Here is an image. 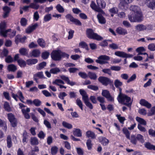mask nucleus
Returning <instances> with one entry per match:
<instances>
[{"label": "nucleus", "instance_id": "680f3d73", "mask_svg": "<svg viewBox=\"0 0 155 155\" xmlns=\"http://www.w3.org/2000/svg\"><path fill=\"white\" fill-rule=\"evenodd\" d=\"M49 55V53L47 51H45L42 53L41 56L43 59H45L48 58Z\"/></svg>", "mask_w": 155, "mask_h": 155}, {"label": "nucleus", "instance_id": "79ce46f5", "mask_svg": "<svg viewBox=\"0 0 155 155\" xmlns=\"http://www.w3.org/2000/svg\"><path fill=\"white\" fill-rule=\"evenodd\" d=\"M62 125L64 127L68 129H71L72 128V126L71 124L64 121L62 122Z\"/></svg>", "mask_w": 155, "mask_h": 155}, {"label": "nucleus", "instance_id": "864d4df0", "mask_svg": "<svg viewBox=\"0 0 155 155\" xmlns=\"http://www.w3.org/2000/svg\"><path fill=\"white\" fill-rule=\"evenodd\" d=\"M5 61L7 63H10L13 61V59L11 56L9 55L5 58Z\"/></svg>", "mask_w": 155, "mask_h": 155}, {"label": "nucleus", "instance_id": "0e129e2a", "mask_svg": "<svg viewBox=\"0 0 155 155\" xmlns=\"http://www.w3.org/2000/svg\"><path fill=\"white\" fill-rule=\"evenodd\" d=\"M20 23L22 26H25L27 25V20L25 18H22L21 20Z\"/></svg>", "mask_w": 155, "mask_h": 155}, {"label": "nucleus", "instance_id": "6ab92c4d", "mask_svg": "<svg viewBox=\"0 0 155 155\" xmlns=\"http://www.w3.org/2000/svg\"><path fill=\"white\" fill-rule=\"evenodd\" d=\"M97 17L99 22L100 24H104L106 23V20L105 18L101 13H99L97 15Z\"/></svg>", "mask_w": 155, "mask_h": 155}, {"label": "nucleus", "instance_id": "58836bf2", "mask_svg": "<svg viewBox=\"0 0 155 155\" xmlns=\"http://www.w3.org/2000/svg\"><path fill=\"white\" fill-rule=\"evenodd\" d=\"M39 45L42 48L45 46V43L44 40L42 38H39L37 41Z\"/></svg>", "mask_w": 155, "mask_h": 155}, {"label": "nucleus", "instance_id": "393cba45", "mask_svg": "<svg viewBox=\"0 0 155 155\" xmlns=\"http://www.w3.org/2000/svg\"><path fill=\"white\" fill-rule=\"evenodd\" d=\"M99 140L104 145H106L109 143V140L105 137H101L99 138Z\"/></svg>", "mask_w": 155, "mask_h": 155}, {"label": "nucleus", "instance_id": "f03ea898", "mask_svg": "<svg viewBox=\"0 0 155 155\" xmlns=\"http://www.w3.org/2000/svg\"><path fill=\"white\" fill-rule=\"evenodd\" d=\"M69 55L65 53L62 52L60 50H55L51 53L52 58L55 61H60L62 57L68 58Z\"/></svg>", "mask_w": 155, "mask_h": 155}, {"label": "nucleus", "instance_id": "ea45409f", "mask_svg": "<svg viewBox=\"0 0 155 155\" xmlns=\"http://www.w3.org/2000/svg\"><path fill=\"white\" fill-rule=\"evenodd\" d=\"M56 9L60 13H62L64 12V9L60 4H58L56 6Z\"/></svg>", "mask_w": 155, "mask_h": 155}, {"label": "nucleus", "instance_id": "6e6552de", "mask_svg": "<svg viewBox=\"0 0 155 155\" xmlns=\"http://www.w3.org/2000/svg\"><path fill=\"white\" fill-rule=\"evenodd\" d=\"M110 58L105 55H101L98 58V59L96 60V62L100 64H105L107 62L105 61L109 60Z\"/></svg>", "mask_w": 155, "mask_h": 155}, {"label": "nucleus", "instance_id": "a211bd4d", "mask_svg": "<svg viewBox=\"0 0 155 155\" xmlns=\"http://www.w3.org/2000/svg\"><path fill=\"white\" fill-rule=\"evenodd\" d=\"M38 25L37 23H35L31 26L28 27L26 30V32L29 34L31 33L38 27Z\"/></svg>", "mask_w": 155, "mask_h": 155}, {"label": "nucleus", "instance_id": "09e8293b", "mask_svg": "<svg viewBox=\"0 0 155 155\" xmlns=\"http://www.w3.org/2000/svg\"><path fill=\"white\" fill-rule=\"evenodd\" d=\"M129 140H130L131 142L133 144L135 145L137 143V138L135 137L134 135H131Z\"/></svg>", "mask_w": 155, "mask_h": 155}, {"label": "nucleus", "instance_id": "0eeeda50", "mask_svg": "<svg viewBox=\"0 0 155 155\" xmlns=\"http://www.w3.org/2000/svg\"><path fill=\"white\" fill-rule=\"evenodd\" d=\"M18 104L20 108L21 109V111L25 117L26 119H29L30 116L28 113L30 111V109L29 108H27L26 109L24 108V107H25V106L21 103H19Z\"/></svg>", "mask_w": 155, "mask_h": 155}, {"label": "nucleus", "instance_id": "ddd939ff", "mask_svg": "<svg viewBox=\"0 0 155 155\" xmlns=\"http://www.w3.org/2000/svg\"><path fill=\"white\" fill-rule=\"evenodd\" d=\"M114 54L118 56L124 58H130L133 57V55L128 54L123 51H117L115 52Z\"/></svg>", "mask_w": 155, "mask_h": 155}, {"label": "nucleus", "instance_id": "052dcab7", "mask_svg": "<svg viewBox=\"0 0 155 155\" xmlns=\"http://www.w3.org/2000/svg\"><path fill=\"white\" fill-rule=\"evenodd\" d=\"M79 75L82 78L85 79L88 77V74L84 72H79L78 73Z\"/></svg>", "mask_w": 155, "mask_h": 155}, {"label": "nucleus", "instance_id": "69168bd1", "mask_svg": "<svg viewBox=\"0 0 155 155\" xmlns=\"http://www.w3.org/2000/svg\"><path fill=\"white\" fill-rule=\"evenodd\" d=\"M148 132L150 135L155 137V130L152 129H150L148 130Z\"/></svg>", "mask_w": 155, "mask_h": 155}, {"label": "nucleus", "instance_id": "b1692460", "mask_svg": "<svg viewBox=\"0 0 155 155\" xmlns=\"http://www.w3.org/2000/svg\"><path fill=\"white\" fill-rule=\"evenodd\" d=\"M37 77H38L40 78H45L42 72H38L34 75V79L36 82L37 81L38 79V78H37Z\"/></svg>", "mask_w": 155, "mask_h": 155}, {"label": "nucleus", "instance_id": "473e14b6", "mask_svg": "<svg viewBox=\"0 0 155 155\" xmlns=\"http://www.w3.org/2000/svg\"><path fill=\"white\" fill-rule=\"evenodd\" d=\"M73 134L78 137H81L82 136L81 131L79 129H75L73 131Z\"/></svg>", "mask_w": 155, "mask_h": 155}, {"label": "nucleus", "instance_id": "a18cd8bd", "mask_svg": "<svg viewBox=\"0 0 155 155\" xmlns=\"http://www.w3.org/2000/svg\"><path fill=\"white\" fill-rule=\"evenodd\" d=\"M8 69L9 71L14 72L17 70L16 66L13 64L8 65Z\"/></svg>", "mask_w": 155, "mask_h": 155}, {"label": "nucleus", "instance_id": "20e7f679", "mask_svg": "<svg viewBox=\"0 0 155 155\" xmlns=\"http://www.w3.org/2000/svg\"><path fill=\"white\" fill-rule=\"evenodd\" d=\"M117 99L119 103L126 105L129 107L130 109L131 108L130 107L131 103H129L131 100V98L130 97L125 94H120L118 95Z\"/></svg>", "mask_w": 155, "mask_h": 155}, {"label": "nucleus", "instance_id": "bb28decb", "mask_svg": "<svg viewBox=\"0 0 155 155\" xmlns=\"http://www.w3.org/2000/svg\"><path fill=\"white\" fill-rule=\"evenodd\" d=\"M38 62V60L36 59H30L26 60L27 64L29 65L35 64Z\"/></svg>", "mask_w": 155, "mask_h": 155}, {"label": "nucleus", "instance_id": "e2e57ef3", "mask_svg": "<svg viewBox=\"0 0 155 155\" xmlns=\"http://www.w3.org/2000/svg\"><path fill=\"white\" fill-rule=\"evenodd\" d=\"M136 138L138 140L140 141L141 143H143L144 142L143 137L140 134H138L136 137Z\"/></svg>", "mask_w": 155, "mask_h": 155}, {"label": "nucleus", "instance_id": "de8ad7c7", "mask_svg": "<svg viewBox=\"0 0 155 155\" xmlns=\"http://www.w3.org/2000/svg\"><path fill=\"white\" fill-rule=\"evenodd\" d=\"M52 18L51 15L48 14L45 16L44 18V21L45 22H47L51 20Z\"/></svg>", "mask_w": 155, "mask_h": 155}, {"label": "nucleus", "instance_id": "2f4dec72", "mask_svg": "<svg viewBox=\"0 0 155 155\" xmlns=\"http://www.w3.org/2000/svg\"><path fill=\"white\" fill-rule=\"evenodd\" d=\"M52 84L59 86L60 84H64V83L61 79H56L52 82Z\"/></svg>", "mask_w": 155, "mask_h": 155}, {"label": "nucleus", "instance_id": "338daca9", "mask_svg": "<svg viewBox=\"0 0 155 155\" xmlns=\"http://www.w3.org/2000/svg\"><path fill=\"white\" fill-rule=\"evenodd\" d=\"M58 148L56 147H54L51 148V153L52 154L55 155L57 153Z\"/></svg>", "mask_w": 155, "mask_h": 155}, {"label": "nucleus", "instance_id": "8fccbe9b", "mask_svg": "<svg viewBox=\"0 0 155 155\" xmlns=\"http://www.w3.org/2000/svg\"><path fill=\"white\" fill-rule=\"evenodd\" d=\"M138 128L143 133H147V130L146 128L143 127L140 124H138Z\"/></svg>", "mask_w": 155, "mask_h": 155}, {"label": "nucleus", "instance_id": "423d86ee", "mask_svg": "<svg viewBox=\"0 0 155 155\" xmlns=\"http://www.w3.org/2000/svg\"><path fill=\"white\" fill-rule=\"evenodd\" d=\"M86 34L87 37L93 39L97 41H101L103 39L101 36L97 33H94L93 30L91 29H87Z\"/></svg>", "mask_w": 155, "mask_h": 155}, {"label": "nucleus", "instance_id": "4be33fe9", "mask_svg": "<svg viewBox=\"0 0 155 155\" xmlns=\"http://www.w3.org/2000/svg\"><path fill=\"white\" fill-rule=\"evenodd\" d=\"M30 144L32 145H37L39 144V141L38 138L35 137H31L30 139Z\"/></svg>", "mask_w": 155, "mask_h": 155}, {"label": "nucleus", "instance_id": "c85d7f7f", "mask_svg": "<svg viewBox=\"0 0 155 155\" xmlns=\"http://www.w3.org/2000/svg\"><path fill=\"white\" fill-rule=\"evenodd\" d=\"M145 146L147 149L155 151V146L151 144L149 142H147L145 144Z\"/></svg>", "mask_w": 155, "mask_h": 155}, {"label": "nucleus", "instance_id": "603ef678", "mask_svg": "<svg viewBox=\"0 0 155 155\" xmlns=\"http://www.w3.org/2000/svg\"><path fill=\"white\" fill-rule=\"evenodd\" d=\"M20 53L22 55H26L28 54L27 50L25 48H22L19 50Z\"/></svg>", "mask_w": 155, "mask_h": 155}, {"label": "nucleus", "instance_id": "39448f33", "mask_svg": "<svg viewBox=\"0 0 155 155\" xmlns=\"http://www.w3.org/2000/svg\"><path fill=\"white\" fill-rule=\"evenodd\" d=\"M80 94L82 96V99L86 105L91 109L93 108L92 104L89 102L88 97L84 90L80 89L79 90Z\"/></svg>", "mask_w": 155, "mask_h": 155}, {"label": "nucleus", "instance_id": "7c9ffc66", "mask_svg": "<svg viewBox=\"0 0 155 155\" xmlns=\"http://www.w3.org/2000/svg\"><path fill=\"white\" fill-rule=\"evenodd\" d=\"M109 12L111 14L112 17L114 16V15L117 14L118 12V9L115 7H113L109 10Z\"/></svg>", "mask_w": 155, "mask_h": 155}, {"label": "nucleus", "instance_id": "37998d69", "mask_svg": "<svg viewBox=\"0 0 155 155\" xmlns=\"http://www.w3.org/2000/svg\"><path fill=\"white\" fill-rule=\"evenodd\" d=\"M79 46L83 48H85L86 50H88L89 49L87 44L84 41H82L79 43Z\"/></svg>", "mask_w": 155, "mask_h": 155}, {"label": "nucleus", "instance_id": "3c124183", "mask_svg": "<svg viewBox=\"0 0 155 155\" xmlns=\"http://www.w3.org/2000/svg\"><path fill=\"white\" fill-rule=\"evenodd\" d=\"M33 103L37 107L40 106L41 104V101L38 99H35L33 100Z\"/></svg>", "mask_w": 155, "mask_h": 155}, {"label": "nucleus", "instance_id": "49530a36", "mask_svg": "<svg viewBox=\"0 0 155 155\" xmlns=\"http://www.w3.org/2000/svg\"><path fill=\"white\" fill-rule=\"evenodd\" d=\"M76 103L80 108L82 110H83V104L81 101L80 99L78 98L76 100Z\"/></svg>", "mask_w": 155, "mask_h": 155}, {"label": "nucleus", "instance_id": "6e6d98bb", "mask_svg": "<svg viewBox=\"0 0 155 155\" xmlns=\"http://www.w3.org/2000/svg\"><path fill=\"white\" fill-rule=\"evenodd\" d=\"M116 116L119 121L122 124L124 123V121L125 120V118L124 117H122L120 116V115H116Z\"/></svg>", "mask_w": 155, "mask_h": 155}, {"label": "nucleus", "instance_id": "aec40b11", "mask_svg": "<svg viewBox=\"0 0 155 155\" xmlns=\"http://www.w3.org/2000/svg\"><path fill=\"white\" fill-rule=\"evenodd\" d=\"M140 104L148 108H150L151 107V104L144 99H141L140 102Z\"/></svg>", "mask_w": 155, "mask_h": 155}, {"label": "nucleus", "instance_id": "13d9d810", "mask_svg": "<svg viewBox=\"0 0 155 155\" xmlns=\"http://www.w3.org/2000/svg\"><path fill=\"white\" fill-rule=\"evenodd\" d=\"M4 107L5 109L8 111H10L11 110V108L8 103L7 102H5L4 105Z\"/></svg>", "mask_w": 155, "mask_h": 155}, {"label": "nucleus", "instance_id": "c756f323", "mask_svg": "<svg viewBox=\"0 0 155 155\" xmlns=\"http://www.w3.org/2000/svg\"><path fill=\"white\" fill-rule=\"evenodd\" d=\"M17 62L18 65L21 68H24L26 66V62L21 58L19 59Z\"/></svg>", "mask_w": 155, "mask_h": 155}, {"label": "nucleus", "instance_id": "72a5a7b5", "mask_svg": "<svg viewBox=\"0 0 155 155\" xmlns=\"http://www.w3.org/2000/svg\"><path fill=\"white\" fill-rule=\"evenodd\" d=\"M86 134V136L88 137H91L92 139H94L96 137L94 133L91 131H88L87 132Z\"/></svg>", "mask_w": 155, "mask_h": 155}, {"label": "nucleus", "instance_id": "9b49d317", "mask_svg": "<svg viewBox=\"0 0 155 155\" xmlns=\"http://www.w3.org/2000/svg\"><path fill=\"white\" fill-rule=\"evenodd\" d=\"M5 24L4 22H2L0 25V34L2 35L4 37L7 36L6 34L11 30V29L5 30Z\"/></svg>", "mask_w": 155, "mask_h": 155}, {"label": "nucleus", "instance_id": "f257e3e1", "mask_svg": "<svg viewBox=\"0 0 155 155\" xmlns=\"http://www.w3.org/2000/svg\"><path fill=\"white\" fill-rule=\"evenodd\" d=\"M97 5L93 1H92L90 5L91 8L95 11L101 12L102 14H105L102 9L105 8L106 4L104 0H96Z\"/></svg>", "mask_w": 155, "mask_h": 155}, {"label": "nucleus", "instance_id": "1a4fd4ad", "mask_svg": "<svg viewBox=\"0 0 155 155\" xmlns=\"http://www.w3.org/2000/svg\"><path fill=\"white\" fill-rule=\"evenodd\" d=\"M135 29L138 31H141L146 30L147 29L148 30H152L153 27L151 25H148L147 26L143 24H138L135 26Z\"/></svg>", "mask_w": 155, "mask_h": 155}, {"label": "nucleus", "instance_id": "cd10ccee", "mask_svg": "<svg viewBox=\"0 0 155 155\" xmlns=\"http://www.w3.org/2000/svg\"><path fill=\"white\" fill-rule=\"evenodd\" d=\"M136 120L139 123V124H140L141 125H143L144 126L146 125V122L143 119L138 117H136Z\"/></svg>", "mask_w": 155, "mask_h": 155}, {"label": "nucleus", "instance_id": "4d7b16f0", "mask_svg": "<svg viewBox=\"0 0 155 155\" xmlns=\"http://www.w3.org/2000/svg\"><path fill=\"white\" fill-rule=\"evenodd\" d=\"M18 94L19 95V98L20 101L21 102L24 103L25 102L23 101V100L24 99V97L23 96L22 92L20 91H19L18 92Z\"/></svg>", "mask_w": 155, "mask_h": 155}, {"label": "nucleus", "instance_id": "f8f14e48", "mask_svg": "<svg viewBox=\"0 0 155 155\" xmlns=\"http://www.w3.org/2000/svg\"><path fill=\"white\" fill-rule=\"evenodd\" d=\"M8 117L12 127H15L16 126L17 122L14 115L12 113H9L8 114Z\"/></svg>", "mask_w": 155, "mask_h": 155}, {"label": "nucleus", "instance_id": "412c9836", "mask_svg": "<svg viewBox=\"0 0 155 155\" xmlns=\"http://www.w3.org/2000/svg\"><path fill=\"white\" fill-rule=\"evenodd\" d=\"M2 9L4 11L3 17L4 18H5L8 17V14L11 10V9L9 7L7 6L3 7Z\"/></svg>", "mask_w": 155, "mask_h": 155}, {"label": "nucleus", "instance_id": "e433bc0d", "mask_svg": "<svg viewBox=\"0 0 155 155\" xmlns=\"http://www.w3.org/2000/svg\"><path fill=\"white\" fill-rule=\"evenodd\" d=\"M7 146L8 148H10L12 146L11 138L10 136H8L7 138Z\"/></svg>", "mask_w": 155, "mask_h": 155}, {"label": "nucleus", "instance_id": "f3484780", "mask_svg": "<svg viewBox=\"0 0 155 155\" xmlns=\"http://www.w3.org/2000/svg\"><path fill=\"white\" fill-rule=\"evenodd\" d=\"M146 4L149 8L152 9L155 8V0H146Z\"/></svg>", "mask_w": 155, "mask_h": 155}, {"label": "nucleus", "instance_id": "7ed1b4c3", "mask_svg": "<svg viewBox=\"0 0 155 155\" xmlns=\"http://www.w3.org/2000/svg\"><path fill=\"white\" fill-rule=\"evenodd\" d=\"M128 17L130 21L132 22H140L143 19V17L141 12L132 13L129 15Z\"/></svg>", "mask_w": 155, "mask_h": 155}, {"label": "nucleus", "instance_id": "2eb2a0df", "mask_svg": "<svg viewBox=\"0 0 155 155\" xmlns=\"http://www.w3.org/2000/svg\"><path fill=\"white\" fill-rule=\"evenodd\" d=\"M120 2L119 6L121 9H124L125 6L131 2V0H119Z\"/></svg>", "mask_w": 155, "mask_h": 155}, {"label": "nucleus", "instance_id": "dca6fc26", "mask_svg": "<svg viewBox=\"0 0 155 155\" xmlns=\"http://www.w3.org/2000/svg\"><path fill=\"white\" fill-rule=\"evenodd\" d=\"M116 31V32L120 35H124L128 33L126 29L121 27L117 28Z\"/></svg>", "mask_w": 155, "mask_h": 155}, {"label": "nucleus", "instance_id": "a878e982", "mask_svg": "<svg viewBox=\"0 0 155 155\" xmlns=\"http://www.w3.org/2000/svg\"><path fill=\"white\" fill-rule=\"evenodd\" d=\"M40 54V52L38 50H34L31 53V57H37L39 56Z\"/></svg>", "mask_w": 155, "mask_h": 155}, {"label": "nucleus", "instance_id": "c03bdc74", "mask_svg": "<svg viewBox=\"0 0 155 155\" xmlns=\"http://www.w3.org/2000/svg\"><path fill=\"white\" fill-rule=\"evenodd\" d=\"M114 84L116 87L119 88L123 84L120 80L118 79H116L114 81Z\"/></svg>", "mask_w": 155, "mask_h": 155}, {"label": "nucleus", "instance_id": "4468645a", "mask_svg": "<svg viewBox=\"0 0 155 155\" xmlns=\"http://www.w3.org/2000/svg\"><path fill=\"white\" fill-rule=\"evenodd\" d=\"M102 94L105 97L108 101H114V98L111 96L109 92L107 90H103Z\"/></svg>", "mask_w": 155, "mask_h": 155}, {"label": "nucleus", "instance_id": "5fc2aeb1", "mask_svg": "<svg viewBox=\"0 0 155 155\" xmlns=\"http://www.w3.org/2000/svg\"><path fill=\"white\" fill-rule=\"evenodd\" d=\"M29 6L30 8L35 9H38L39 7V5H38L34 3H31L29 5Z\"/></svg>", "mask_w": 155, "mask_h": 155}, {"label": "nucleus", "instance_id": "4c0bfd02", "mask_svg": "<svg viewBox=\"0 0 155 155\" xmlns=\"http://www.w3.org/2000/svg\"><path fill=\"white\" fill-rule=\"evenodd\" d=\"M60 71L61 70L59 68L57 67L51 68L50 70V72L54 74H56L60 72Z\"/></svg>", "mask_w": 155, "mask_h": 155}, {"label": "nucleus", "instance_id": "a19ab883", "mask_svg": "<svg viewBox=\"0 0 155 155\" xmlns=\"http://www.w3.org/2000/svg\"><path fill=\"white\" fill-rule=\"evenodd\" d=\"M123 132L126 138L128 139H130V133L126 128H124L123 129Z\"/></svg>", "mask_w": 155, "mask_h": 155}, {"label": "nucleus", "instance_id": "5701e85b", "mask_svg": "<svg viewBox=\"0 0 155 155\" xmlns=\"http://www.w3.org/2000/svg\"><path fill=\"white\" fill-rule=\"evenodd\" d=\"M130 10L134 12V13L141 12L139 7L136 5H132L130 7Z\"/></svg>", "mask_w": 155, "mask_h": 155}, {"label": "nucleus", "instance_id": "f704fd0d", "mask_svg": "<svg viewBox=\"0 0 155 155\" xmlns=\"http://www.w3.org/2000/svg\"><path fill=\"white\" fill-rule=\"evenodd\" d=\"M88 76L91 79L95 80H96L97 76L95 73L91 72H89L88 73Z\"/></svg>", "mask_w": 155, "mask_h": 155}, {"label": "nucleus", "instance_id": "c9c22d12", "mask_svg": "<svg viewBox=\"0 0 155 155\" xmlns=\"http://www.w3.org/2000/svg\"><path fill=\"white\" fill-rule=\"evenodd\" d=\"M46 65V63L45 62H43L38 64L36 68L38 70H41Z\"/></svg>", "mask_w": 155, "mask_h": 155}, {"label": "nucleus", "instance_id": "bf43d9fd", "mask_svg": "<svg viewBox=\"0 0 155 155\" xmlns=\"http://www.w3.org/2000/svg\"><path fill=\"white\" fill-rule=\"evenodd\" d=\"M148 49L151 51H155V44L154 43H152L149 44L148 45Z\"/></svg>", "mask_w": 155, "mask_h": 155}, {"label": "nucleus", "instance_id": "9d476101", "mask_svg": "<svg viewBox=\"0 0 155 155\" xmlns=\"http://www.w3.org/2000/svg\"><path fill=\"white\" fill-rule=\"evenodd\" d=\"M99 81L103 84L107 86L108 84H112L113 81H111L109 78L104 77H100L98 78Z\"/></svg>", "mask_w": 155, "mask_h": 155}, {"label": "nucleus", "instance_id": "774afa93", "mask_svg": "<svg viewBox=\"0 0 155 155\" xmlns=\"http://www.w3.org/2000/svg\"><path fill=\"white\" fill-rule=\"evenodd\" d=\"M89 99L90 100L91 102L93 104H96L97 102L96 98L95 96H91L90 97Z\"/></svg>", "mask_w": 155, "mask_h": 155}]
</instances>
